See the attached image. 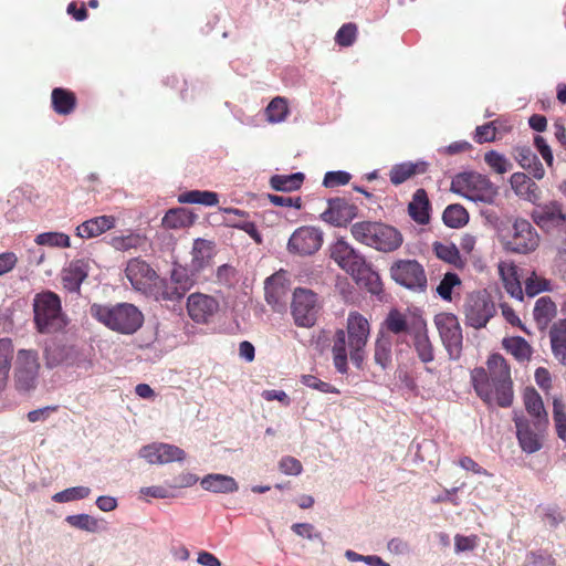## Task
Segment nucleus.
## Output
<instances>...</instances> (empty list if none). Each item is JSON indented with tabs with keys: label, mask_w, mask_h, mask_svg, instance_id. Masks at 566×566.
<instances>
[{
	"label": "nucleus",
	"mask_w": 566,
	"mask_h": 566,
	"mask_svg": "<svg viewBox=\"0 0 566 566\" xmlns=\"http://www.w3.org/2000/svg\"><path fill=\"white\" fill-rule=\"evenodd\" d=\"M549 336L554 356L566 366V319L554 324Z\"/></svg>",
	"instance_id": "nucleus-29"
},
{
	"label": "nucleus",
	"mask_w": 566,
	"mask_h": 566,
	"mask_svg": "<svg viewBox=\"0 0 566 566\" xmlns=\"http://www.w3.org/2000/svg\"><path fill=\"white\" fill-rule=\"evenodd\" d=\"M503 282L505 291L514 298L522 301L523 300V289L521 282L517 280L515 273L510 274L509 276L503 275Z\"/></svg>",
	"instance_id": "nucleus-62"
},
{
	"label": "nucleus",
	"mask_w": 566,
	"mask_h": 566,
	"mask_svg": "<svg viewBox=\"0 0 566 566\" xmlns=\"http://www.w3.org/2000/svg\"><path fill=\"white\" fill-rule=\"evenodd\" d=\"M524 285L525 293L528 297H534L537 294L549 290V281L537 276L534 272L526 277Z\"/></svg>",
	"instance_id": "nucleus-52"
},
{
	"label": "nucleus",
	"mask_w": 566,
	"mask_h": 566,
	"mask_svg": "<svg viewBox=\"0 0 566 566\" xmlns=\"http://www.w3.org/2000/svg\"><path fill=\"white\" fill-rule=\"evenodd\" d=\"M92 317L105 325L111 331L123 335L135 334L144 323V315L132 303L92 304L90 307Z\"/></svg>",
	"instance_id": "nucleus-3"
},
{
	"label": "nucleus",
	"mask_w": 566,
	"mask_h": 566,
	"mask_svg": "<svg viewBox=\"0 0 566 566\" xmlns=\"http://www.w3.org/2000/svg\"><path fill=\"white\" fill-rule=\"evenodd\" d=\"M199 481V478L196 474L184 472L179 475L172 478L171 480L167 481L166 484L169 485V488L172 489H184V488H190L195 485Z\"/></svg>",
	"instance_id": "nucleus-61"
},
{
	"label": "nucleus",
	"mask_w": 566,
	"mask_h": 566,
	"mask_svg": "<svg viewBox=\"0 0 566 566\" xmlns=\"http://www.w3.org/2000/svg\"><path fill=\"white\" fill-rule=\"evenodd\" d=\"M191 268L195 271L202 270L208 265L214 253V243L205 239H196L192 245Z\"/></svg>",
	"instance_id": "nucleus-27"
},
{
	"label": "nucleus",
	"mask_w": 566,
	"mask_h": 566,
	"mask_svg": "<svg viewBox=\"0 0 566 566\" xmlns=\"http://www.w3.org/2000/svg\"><path fill=\"white\" fill-rule=\"evenodd\" d=\"M513 421L516 428V438L522 451L533 454L543 447L544 433L548 419L530 420L523 413L514 412Z\"/></svg>",
	"instance_id": "nucleus-7"
},
{
	"label": "nucleus",
	"mask_w": 566,
	"mask_h": 566,
	"mask_svg": "<svg viewBox=\"0 0 566 566\" xmlns=\"http://www.w3.org/2000/svg\"><path fill=\"white\" fill-rule=\"evenodd\" d=\"M33 312L36 331L41 334L62 332L69 324L66 315L62 312L59 295L51 291L41 292L34 296Z\"/></svg>",
	"instance_id": "nucleus-5"
},
{
	"label": "nucleus",
	"mask_w": 566,
	"mask_h": 566,
	"mask_svg": "<svg viewBox=\"0 0 566 566\" xmlns=\"http://www.w3.org/2000/svg\"><path fill=\"white\" fill-rule=\"evenodd\" d=\"M350 179L352 175L345 170H331L325 174L323 186L326 188L345 186L350 181Z\"/></svg>",
	"instance_id": "nucleus-55"
},
{
	"label": "nucleus",
	"mask_w": 566,
	"mask_h": 566,
	"mask_svg": "<svg viewBox=\"0 0 566 566\" xmlns=\"http://www.w3.org/2000/svg\"><path fill=\"white\" fill-rule=\"evenodd\" d=\"M200 484L203 490L212 493L227 494L239 490V485L232 476L221 473H210L205 475L200 480Z\"/></svg>",
	"instance_id": "nucleus-24"
},
{
	"label": "nucleus",
	"mask_w": 566,
	"mask_h": 566,
	"mask_svg": "<svg viewBox=\"0 0 566 566\" xmlns=\"http://www.w3.org/2000/svg\"><path fill=\"white\" fill-rule=\"evenodd\" d=\"M350 232L356 241L381 252L396 251L403 242L402 234L396 228L382 222H356Z\"/></svg>",
	"instance_id": "nucleus-4"
},
{
	"label": "nucleus",
	"mask_w": 566,
	"mask_h": 566,
	"mask_svg": "<svg viewBox=\"0 0 566 566\" xmlns=\"http://www.w3.org/2000/svg\"><path fill=\"white\" fill-rule=\"evenodd\" d=\"M369 331L368 321L359 313H349L347 331H336L332 353L334 366L339 374H346L348 370V355L357 368L361 367Z\"/></svg>",
	"instance_id": "nucleus-1"
},
{
	"label": "nucleus",
	"mask_w": 566,
	"mask_h": 566,
	"mask_svg": "<svg viewBox=\"0 0 566 566\" xmlns=\"http://www.w3.org/2000/svg\"><path fill=\"white\" fill-rule=\"evenodd\" d=\"M91 494V489L87 486H73L55 493L52 500L56 503H67L78 501L87 497Z\"/></svg>",
	"instance_id": "nucleus-45"
},
{
	"label": "nucleus",
	"mask_w": 566,
	"mask_h": 566,
	"mask_svg": "<svg viewBox=\"0 0 566 566\" xmlns=\"http://www.w3.org/2000/svg\"><path fill=\"white\" fill-rule=\"evenodd\" d=\"M301 382L308 387V388H312V389H315V390H318L321 392H324V394H339V390L334 387L333 385L328 384V382H325L321 379H318L316 376L314 375H303L301 377Z\"/></svg>",
	"instance_id": "nucleus-57"
},
{
	"label": "nucleus",
	"mask_w": 566,
	"mask_h": 566,
	"mask_svg": "<svg viewBox=\"0 0 566 566\" xmlns=\"http://www.w3.org/2000/svg\"><path fill=\"white\" fill-rule=\"evenodd\" d=\"M514 192L523 200L535 203L539 200L538 186L525 174L514 172L510 178Z\"/></svg>",
	"instance_id": "nucleus-23"
},
{
	"label": "nucleus",
	"mask_w": 566,
	"mask_h": 566,
	"mask_svg": "<svg viewBox=\"0 0 566 566\" xmlns=\"http://www.w3.org/2000/svg\"><path fill=\"white\" fill-rule=\"evenodd\" d=\"M382 327L395 335L406 334L410 331L407 317L398 310H391L387 314Z\"/></svg>",
	"instance_id": "nucleus-42"
},
{
	"label": "nucleus",
	"mask_w": 566,
	"mask_h": 566,
	"mask_svg": "<svg viewBox=\"0 0 566 566\" xmlns=\"http://www.w3.org/2000/svg\"><path fill=\"white\" fill-rule=\"evenodd\" d=\"M52 107L60 115H69L75 108L76 97L73 92L56 87L52 91Z\"/></svg>",
	"instance_id": "nucleus-30"
},
{
	"label": "nucleus",
	"mask_w": 566,
	"mask_h": 566,
	"mask_svg": "<svg viewBox=\"0 0 566 566\" xmlns=\"http://www.w3.org/2000/svg\"><path fill=\"white\" fill-rule=\"evenodd\" d=\"M555 313L556 306L548 296H542L536 301L533 315L538 327L545 328Z\"/></svg>",
	"instance_id": "nucleus-36"
},
{
	"label": "nucleus",
	"mask_w": 566,
	"mask_h": 566,
	"mask_svg": "<svg viewBox=\"0 0 566 566\" xmlns=\"http://www.w3.org/2000/svg\"><path fill=\"white\" fill-rule=\"evenodd\" d=\"M154 295L158 301L178 302L185 296V289L178 285L171 279H159L155 282Z\"/></svg>",
	"instance_id": "nucleus-28"
},
{
	"label": "nucleus",
	"mask_w": 566,
	"mask_h": 566,
	"mask_svg": "<svg viewBox=\"0 0 566 566\" xmlns=\"http://www.w3.org/2000/svg\"><path fill=\"white\" fill-rule=\"evenodd\" d=\"M125 273L134 290L140 292H147L151 283L158 279L156 271L139 258L128 261Z\"/></svg>",
	"instance_id": "nucleus-18"
},
{
	"label": "nucleus",
	"mask_w": 566,
	"mask_h": 566,
	"mask_svg": "<svg viewBox=\"0 0 566 566\" xmlns=\"http://www.w3.org/2000/svg\"><path fill=\"white\" fill-rule=\"evenodd\" d=\"M90 272V263L85 259H77L63 269L62 282L63 286L70 293H80L81 285L87 277Z\"/></svg>",
	"instance_id": "nucleus-20"
},
{
	"label": "nucleus",
	"mask_w": 566,
	"mask_h": 566,
	"mask_svg": "<svg viewBox=\"0 0 566 566\" xmlns=\"http://www.w3.org/2000/svg\"><path fill=\"white\" fill-rule=\"evenodd\" d=\"M484 160L497 174H504L512 168V164L502 154L495 150L486 153Z\"/></svg>",
	"instance_id": "nucleus-53"
},
{
	"label": "nucleus",
	"mask_w": 566,
	"mask_h": 566,
	"mask_svg": "<svg viewBox=\"0 0 566 566\" xmlns=\"http://www.w3.org/2000/svg\"><path fill=\"white\" fill-rule=\"evenodd\" d=\"M139 457L145 459L149 464H163L157 442L144 446L139 450Z\"/></svg>",
	"instance_id": "nucleus-64"
},
{
	"label": "nucleus",
	"mask_w": 566,
	"mask_h": 566,
	"mask_svg": "<svg viewBox=\"0 0 566 566\" xmlns=\"http://www.w3.org/2000/svg\"><path fill=\"white\" fill-rule=\"evenodd\" d=\"M331 258L346 271L357 284L371 294H380L382 284L379 274L371 269L365 258L346 240L337 239L331 247Z\"/></svg>",
	"instance_id": "nucleus-2"
},
{
	"label": "nucleus",
	"mask_w": 566,
	"mask_h": 566,
	"mask_svg": "<svg viewBox=\"0 0 566 566\" xmlns=\"http://www.w3.org/2000/svg\"><path fill=\"white\" fill-rule=\"evenodd\" d=\"M169 279H171L178 287H184L185 294L191 289L193 283L192 279L188 275L187 270L181 266L174 268Z\"/></svg>",
	"instance_id": "nucleus-63"
},
{
	"label": "nucleus",
	"mask_w": 566,
	"mask_h": 566,
	"mask_svg": "<svg viewBox=\"0 0 566 566\" xmlns=\"http://www.w3.org/2000/svg\"><path fill=\"white\" fill-rule=\"evenodd\" d=\"M428 166L429 164L424 160L396 164L389 171L390 182L395 186L401 185L415 175L424 174L428 170Z\"/></svg>",
	"instance_id": "nucleus-22"
},
{
	"label": "nucleus",
	"mask_w": 566,
	"mask_h": 566,
	"mask_svg": "<svg viewBox=\"0 0 566 566\" xmlns=\"http://www.w3.org/2000/svg\"><path fill=\"white\" fill-rule=\"evenodd\" d=\"M488 368L491 370L492 391L500 407L506 408L512 405L513 389L510 367L504 357L493 354L488 359Z\"/></svg>",
	"instance_id": "nucleus-10"
},
{
	"label": "nucleus",
	"mask_w": 566,
	"mask_h": 566,
	"mask_svg": "<svg viewBox=\"0 0 566 566\" xmlns=\"http://www.w3.org/2000/svg\"><path fill=\"white\" fill-rule=\"evenodd\" d=\"M291 308L294 322L297 326L312 327L316 322L318 311L316 294L308 289H295Z\"/></svg>",
	"instance_id": "nucleus-14"
},
{
	"label": "nucleus",
	"mask_w": 566,
	"mask_h": 566,
	"mask_svg": "<svg viewBox=\"0 0 566 566\" xmlns=\"http://www.w3.org/2000/svg\"><path fill=\"white\" fill-rule=\"evenodd\" d=\"M495 313V303L485 291L471 293L464 301L465 324L475 329L485 327Z\"/></svg>",
	"instance_id": "nucleus-9"
},
{
	"label": "nucleus",
	"mask_w": 566,
	"mask_h": 566,
	"mask_svg": "<svg viewBox=\"0 0 566 566\" xmlns=\"http://www.w3.org/2000/svg\"><path fill=\"white\" fill-rule=\"evenodd\" d=\"M66 355L63 358V365L75 366L78 368L87 369L91 366V361L74 346L66 345Z\"/></svg>",
	"instance_id": "nucleus-54"
},
{
	"label": "nucleus",
	"mask_w": 566,
	"mask_h": 566,
	"mask_svg": "<svg viewBox=\"0 0 566 566\" xmlns=\"http://www.w3.org/2000/svg\"><path fill=\"white\" fill-rule=\"evenodd\" d=\"M503 345L507 352L520 360L526 359L531 355V346L522 337L504 339Z\"/></svg>",
	"instance_id": "nucleus-46"
},
{
	"label": "nucleus",
	"mask_w": 566,
	"mask_h": 566,
	"mask_svg": "<svg viewBox=\"0 0 566 566\" xmlns=\"http://www.w3.org/2000/svg\"><path fill=\"white\" fill-rule=\"evenodd\" d=\"M534 223L543 231L558 232L566 235V213L558 201L538 203L531 213Z\"/></svg>",
	"instance_id": "nucleus-13"
},
{
	"label": "nucleus",
	"mask_w": 566,
	"mask_h": 566,
	"mask_svg": "<svg viewBox=\"0 0 566 566\" xmlns=\"http://www.w3.org/2000/svg\"><path fill=\"white\" fill-rule=\"evenodd\" d=\"M432 249L438 259L454 266L462 265L463 262L455 244L436 241L432 244Z\"/></svg>",
	"instance_id": "nucleus-41"
},
{
	"label": "nucleus",
	"mask_w": 566,
	"mask_h": 566,
	"mask_svg": "<svg viewBox=\"0 0 566 566\" xmlns=\"http://www.w3.org/2000/svg\"><path fill=\"white\" fill-rule=\"evenodd\" d=\"M390 276L399 285L417 292L427 287V275L417 260H397L390 266Z\"/></svg>",
	"instance_id": "nucleus-11"
},
{
	"label": "nucleus",
	"mask_w": 566,
	"mask_h": 566,
	"mask_svg": "<svg viewBox=\"0 0 566 566\" xmlns=\"http://www.w3.org/2000/svg\"><path fill=\"white\" fill-rule=\"evenodd\" d=\"M218 310V301L210 295L193 293L187 300L188 314L192 321L199 324L208 323Z\"/></svg>",
	"instance_id": "nucleus-19"
},
{
	"label": "nucleus",
	"mask_w": 566,
	"mask_h": 566,
	"mask_svg": "<svg viewBox=\"0 0 566 566\" xmlns=\"http://www.w3.org/2000/svg\"><path fill=\"white\" fill-rule=\"evenodd\" d=\"M266 118L271 123H280L287 115L286 102L282 97L273 98L266 107Z\"/></svg>",
	"instance_id": "nucleus-48"
},
{
	"label": "nucleus",
	"mask_w": 566,
	"mask_h": 566,
	"mask_svg": "<svg viewBox=\"0 0 566 566\" xmlns=\"http://www.w3.org/2000/svg\"><path fill=\"white\" fill-rule=\"evenodd\" d=\"M66 345L48 346L44 350L45 365L48 368H55L63 365L64 355H66Z\"/></svg>",
	"instance_id": "nucleus-51"
},
{
	"label": "nucleus",
	"mask_w": 566,
	"mask_h": 566,
	"mask_svg": "<svg viewBox=\"0 0 566 566\" xmlns=\"http://www.w3.org/2000/svg\"><path fill=\"white\" fill-rule=\"evenodd\" d=\"M115 227V218L99 216L82 222L76 227V235L82 239L95 238Z\"/></svg>",
	"instance_id": "nucleus-21"
},
{
	"label": "nucleus",
	"mask_w": 566,
	"mask_h": 566,
	"mask_svg": "<svg viewBox=\"0 0 566 566\" xmlns=\"http://www.w3.org/2000/svg\"><path fill=\"white\" fill-rule=\"evenodd\" d=\"M460 284L461 280L459 275L448 272L437 286V293L442 300L450 301L453 287Z\"/></svg>",
	"instance_id": "nucleus-49"
},
{
	"label": "nucleus",
	"mask_w": 566,
	"mask_h": 566,
	"mask_svg": "<svg viewBox=\"0 0 566 566\" xmlns=\"http://www.w3.org/2000/svg\"><path fill=\"white\" fill-rule=\"evenodd\" d=\"M553 419L558 438L566 441V406L557 399L553 402Z\"/></svg>",
	"instance_id": "nucleus-47"
},
{
	"label": "nucleus",
	"mask_w": 566,
	"mask_h": 566,
	"mask_svg": "<svg viewBox=\"0 0 566 566\" xmlns=\"http://www.w3.org/2000/svg\"><path fill=\"white\" fill-rule=\"evenodd\" d=\"M538 245V234L531 222L525 219H516L513 223V233L504 242L507 251L526 254Z\"/></svg>",
	"instance_id": "nucleus-16"
},
{
	"label": "nucleus",
	"mask_w": 566,
	"mask_h": 566,
	"mask_svg": "<svg viewBox=\"0 0 566 566\" xmlns=\"http://www.w3.org/2000/svg\"><path fill=\"white\" fill-rule=\"evenodd\" d=\"M145 241L146 239L144 235L135 232H129L127 234L112 237L109 240V244L115 250L125 252L129 250L139 249L145 244Z\"/></svg>",
	"instance_id": "nucleus-38"
},
{
	"label": "nucleus",
	"mask_w": 566,
	"mask_h": 566,
	"mask_svg": "<svg viewBox=\"0 0 566 566\" xmlns=\"http://www.w3.org/2000/svg\"><path fill=\"white\" fill-rule=\"evenodd\" d=\"M374 359L382 369H387L392 361V339L382 332L376 339Z\"/></svg>",
	"instance_id": "nucleus-31"
},
{
	"label": "nucleus",
	"mask_w": 566,
	"mask_h": 566,
	"mask_svg": "<svg viewBox=\"0 0 566 566\" xmlns=\"http://www.w3.org/2000/svg\"><path fill=\"white\" fill-rule=\"evenodd\" d=\"M303 181V172H294L291 175H274L270 179V186L276 191L291 192L300 189Z\"/></svg>",
	"instance_id": "nucleus-33"
},
{
	"label": "nucleus",
	"mask_w": 566,
	"mask_h": 566,
	"mask_svg": "<svg viewBox=\"0 0 566 566\" xmlns=\"http://www.w3.org/2000/svg\"><path fill=\"white\" fill-rule=\"evenodd\" d=\"M442 220L447 227L459 229L469 222V213L463 206L452 203L444 209Z\"/></svg>",
	"instance_id": "nucleus-37"
},
{
	"label": "nucleus",
	"mask_w": 566,
	"mask_h": 566,
	"mask_svg": "<svg viewBox=\"0 0 566 566\" xmlns=\"http://www.w3.org/2000/svg\"><path fill=\"white\" fill-rule=\"evenodd\" d=\"M160 459L163 464L171 463V462H180L186 458V452L177 446L169 443H158Z\"/></svg>",
	"instance_id": "nucleus-50"
},
{
	"label": "nucleus",
	"mask_w": 566,
	"mask_h": 566,
	"mask_svg": "<svg viewBox=\"0 0 566 566\" xmlns=\"http://www.w3.org/2000/svg\"><path fill=\"white\" fill-rule=\"evenodd\" d=\"M180 203L202 205L213 207L219 203V195L209 190H189L178 196Z\"/></svg>",
	"instance_id": "nucleus-32"
},
{
	"label": "nucleus",
	"mask_w": 566,
	"mask_h": 566,
	"mask_svg": "<svg viewBox=\"0 0 566 566\" xmlns=\"http://www.w3.org/2000/svg\"><path fill=\"white\" fill-rule=\"evenodd\" d=\"M524 405L532 420H539L542 417L547 418L542 397L534 388H526L523 395Z\"/></svg>",
	"instance_id": "nucleus-35"
},
{
	"label": "nucleus",
	"mask_w": 566,
	"mask_h": 566,
	"mask_svg": "<svg viewBox=\"0 0 566 566\" xmlns=\"http://www.w3.org/2000/svg\"><path fill=\"white\" fill-rule=\"evenodd\" d=\"M38 245H48L52 248H69L71 245L70 237L63 232H43L34 239Z\"/></svg>",
	"instance_id": "nucleus-44"
},
{
	"label": "nucleus",
	"mask_w": 566,
	"mask_h": 566,
	"mask_svg": "<svg viewBox=\"0 0 566 566\" xmlns=\"http://www.w3.org/2000/svg\"><path fill=\"white\" fill-rule=\"evenodd\" d=\"M471 380L478 396L484 401H490L492 399L491 373L488 374L482 367L475 368L471 374Z\"/></svg>",
	"instance_id": "nucleus-34"
},
{
	"label": "nucleus",
	"mask_w": 566,
	"mask_h": 566,
	"mask_svg": "<svg viewBox=\"0 0 566 566\" xmlns=\"http://www.w3.org/2000/svg\"><path fill=\"white\" fill-rule=\"evenodd\" d=\"M430 202L424 189H417L408 206V211L413 221L419 224H427L430 220Z\"/></svg>",
	"instance_id": "nucleus-26"
},
{
	"label": "nucleus",
	"mask_w": 566,
	"mask_h": 566,
	"mask_svg": "<svg viewBox=\"0 0 566 566\" xmlns=\"http://www.w3.org/2000/svg\"><path fill=\"white\" fill-rule=\"evenodd\" d=\"M555 559L546 552H530L525 558V566H554Z\"/></svg>",
	"instance_id": "nucleus-59"
},
{
	"label": "nucleus",
	"mask_w": 566,
	"mask_h": 566,
	"mask_svg": "<svg viewBox=\"0 0 566 566\" xmlns=\"http://www.w3.org/2000/svg\"><path fill=\"white\" fill-rule=\"evenodd\" d=\"M65 522L72 527L88 533H97L101 530L99 522L95 517L85 513L67 515L65 517Z\"/></svg>",
	"instance_id": "nucleus-43"
},
{
	"label": "nucleus",
	"mask_w": 566,
	"mask_h": 566,
	"mask_svg": "<svg viewBox=\"0 0 566 566\" xmlns=\"http://www.w3.org/2000/svg\"><path fill=\"white\" fill-rule=\"evenodd\" d=\"M281 472L286 475H300L303 471L302 463L294 457H283L279 462Z\"/></svg>",
	"instance_id": "nucleus-60"
},
{
	"label": "nucleus",
	"mask_w": 566,
	"mask_h": 566,
	"mask_svg": "<svg viewBox=\"0 0 566 566\" xmlns=\"http://www.w3.org/2000/svg\"><path fill=\"white\" fill-rule=\"evenodd\" d=\"M39 354L33 349H19L14 363V382L20 392L34 390L39 382Z\"/></svg>",
	"instance_id": "nucleus-8"
},
{
	"label": "nucleus",
	"mask_w": 566,
	"mask_h": 566,
	"mask_svg": "<svg viewBox=\"0 0 566 566\" xmlns=\"http://www.w3.org/2000/svg\"><path fill=\"white\" fill-rule=\"evenodd\" d=\"M323 244V232L315 227H300L289 239L287 251L297 255H312Z\"/></svg>",
	"instance_id": "nucleus-15"
},
{
	"label": "nucleus",
	"mask_w": 566,
	"mask_h": 566,
	"mask_svg": "<svg viewBox=\"0 0 566 566\" xmlns=\"http://www.w3.org/2000/svg\"><path fill=\"white\" fill-rule=\"evenodd\" d=\"M413 347L418 358L423 364H429L434 359V350L431 340L428 336L427 326L424 322H420L413 331Z\"/></svg>",
	"instance_id": "nucleus-25"
},
{
	"label": "nucleus",
	"mask_w": 566,
	"mask_h": 566,
	"mask_svg": "<svg viewBox=\"0 0 566 566\" xmlns=\"http://www.w3.org/2000/svg\"><path fill=\"white\" fill-rule=\"evenodd\" d=\"M327 205L328 208L321 214V218L334 227H346L357 217V207L345 198H331Z\"/></svg>",
	"instance_id": "nucleus-17"
},
{
	"label": "nucleus",
	"mask_w": 566,
	"mask_h": 566,
	"mask_svg": "<svg viewBox=\"0 0 566 566\" xmlns=\"http://www.w3.org/2000/svg\"><path fill=\"white\" fill-rule=\"evenodd\" d=\"M13 352L14 347L12 340L9 337L0 338V386L8 379Z\"/></svg>",
	"instance_id": "nucleus-40"
},
{
	"label": "nucleus",
	"mask_w": 566,
	"mask_h": 566,
	"mask_svg": "<svg viewBox=\"0 0 566 566\" xmlns=\"http://www.w3.org/2000/svg\"><path fill=\"white\" fill-rule=\"evenodd\" d=\"M450 190L473 202L492 205L499 195V188L484 175L465 171L455 175Z\"/></svg>",
	"instance_id": "nucleus-6"
},
{
	"label": "nucleus",
	"mask_w": 566,
	"mask_h": 566,
	"mask_svg": "<svg viewBox=\"0 0 566 566\" xmlns=\"http://www.w3.org/2000/svg\"><path fill=\"white\" fill-rule=\"evenodd\" d=\"M441 342L451 360L460 358L463 345L462 328L453 314H439L434 317Z\"/></svg>",
	"instance_id": "nucleus-12"
},
{
	"label": "nucleus",
	"mask_w": 566,
	"mask_h": 566,
	"mask_svg": "<svg viewBox=\"0 0 566 566\" xmlns=\"http://www.w3.org/2000/svg\"><path fill=\"white\" fill-rule=\"evenodd\" d=\"M292 531L304 538H307L310 541H318L321 543L323 542L322 534L317 532L313 524L310 523H294L291 526Z\"/></svg>",
	"instance_id": "nucleus-58"
},
{
	"label": "nucleus",
	"mask_w": 566,
	"mask_h": 566,
	"mask_svg": "<svg viewBox=\"0 0 566 566\" xmlns=\"http://www.w3.org/2000/svg\"><path fill=\"white\" fill-rule=\"evenodd\" d=\"M357 27L354 23H346L339 28L335 35V42L340 46H350L356 39Z\"/></svg>",
	"instance_id": "nucleus-56"
},
{
	"label": "nucleus",
	"mask_w": 566,
	"mask_h": 566,
	"mask_svg": "<svg viewBox=\"0 0 566 566\" xmlns=\"http://www.w3.org/2000/svg\"><path fill=\"white\" fill-rule=\"evenodd\" d=\"M192 214L184 208H174L166 212L163 224L168 229H180L192 224Z\"/></svg>",
	"instance_id": "nucleus-39"
}]
</instances>
